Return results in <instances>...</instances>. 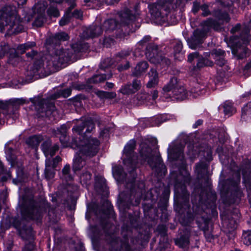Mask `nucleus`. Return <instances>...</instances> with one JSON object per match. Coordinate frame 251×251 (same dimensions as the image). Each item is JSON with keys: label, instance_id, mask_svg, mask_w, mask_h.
Here are the masks:
<instances>
[{"label": "nucleus", "instance_id": "39448f33", "mask_svg": "<svg viewBox=\"0 0 251 251\" xmlns=\"http://www.w3.org/2000/svg\"><path fill=\"white\" fill-rule=\"evenodd\" d=\"M163 91L164 93H170L169 95L178 100H182L187 98L189 95L196 98L205 93L204 85L196 84L189 93L175 77L172 78L169 83L163 87Z\"/></svg>", "mask_w": 251, "mask_h": 251}, {"label": "nucleus", "instance_id": "473e14b6", "mask_svg": "<svg viewBox=\"0 0 251 251\" xmlns=\"http://www.w3.org/2000/svg\"><path fill=\"white\" fill-rule=\"evenodd\" d=\"M45 64L43 63L42 61L39 60L36 61L33 66V69L31 73V75H35L39 71L41 70L42 69H45Z\"/></svg>", "mask_w": 251, "mask_h": 251}, {"label": "nucleus", "instance_id": "c03bdc74", "mask_svg": "<svg viewBox=\"0 0 251 251\" xmlns=\"http://www.w3.org/2000/svg\"><path fill=\"white\" fill-rule=\"evenodd\" d=\"M131 84L132 89L133 90L134 93L138 91L141 86V83L140 80L136 79H134Z\"/></svg>", "mask_w": 251, "mask_h": 251}, {"label": "nucleus", "instance_id": "a878e982", "mask_svg": "<svg viewBox=\"0 0 251 251\" xmlns=\"http://www.w3.org/2000/svg\"><path fill=\"white\" fill-rule=\"evenodd\" d=\"M67 130V126L65 125H62L59 129V132L62 134L61 136L60 137V141L64 148L68 147V142L66 135Z\"/></svg>", "mask_w": 251, "mask_h": 251}, {"label": "nucleus", "instance_id": "69168bd1", "mask_svg": "<svg viewBox=\"0 0 251 251\" xmlns=\"http://www.w3.org/2000/svg\"><path fill=\"white\" fill-rule=\"evenodd\" d=\"M150 39V36H145L142 40H141L138 43V46L142 45L144 43H146L149 41Z\"/></svg>", "mask_w": 251, "mask_h": 251}, {"label": "nucleus", "instance_id": "e2e57ef3", "mask_svg": "<svg viewBox=\"0 0 251 251\" xmlns=\"http://www.w3.org/2000/svg\"><path fill=\"white\" fill-rule=\"evenodd\" d=\"M200 7V4L198 2H194L193 3V6L192 8V11L194 13H196L199 10Z\"/></svg>", "mask_w": 251, "mask_h": 251}, {"label": "nucleus", "instance_id": "680f3d73", "mask_svg": "<svg viewBox=\"0 0 251 251\" xmlns=\"http://www.w3.org/2000/svg\"><path fill=\"white\" fill-rule=\"evenodd\" d=\"M129 68V62H126V64L123 66V65H120L118 67V70L121 72L126 70H127Z\"/></svg>", "mask_w": 251, "mask_h": 251}, {"label": "nucleus", "instance_id": "a211bd4d", "mask_svg": "<svg viewBox=\"0 0 251 251\" xmlns=\"http://www.w3.org/2000/svg\"><path fill=\"white\" fill-rule=\"evenodd\" d=\"M224 53L225 52L223 50L219 49L215 50L211 54L215 59L216 64L220 67L224 66L226 63L224 57Z\"/></svg>", "mask_w": 251, "mask_h": 251}, {"label": "nucleus", "instance_id": "b1692460", "mask_svg": "<svg viewBox=\"0 0 251 251\" xmlns=\"http://www.w3.org/2000/svg\"><path fill=\"white\" fill-rule=\"evenodd\" d=\"M54 105L51 103H46L45 105V109L43 110V112H41V111H38L39 113H41V116L43 117L44 116L49 117L50 119H51L50 116V114H54L56 113V111L54 110Z\"/></svg>", "mask_w": 251, "mask_h": 251}, {"label": "nucleus", "instance_id": "20e7f679", "mask_svg": "<svg viewBox=\"0 0 251 251\" xmlns=\"http://www.w3.org/2000/svg\"><path fill=\"white\" fill-rule=\"evenodd\" d=\"M24 29L22 21L15 6L5 5L0 9V31L12 34Z\"/></svg>", "mask_w": 251, "mask_h": 251}, {"label": "nucleus", "instance_id": "393cba45", "mask_svg": "<svg viewBox=\"0 0 251 251\" xmlns=\"http://www.w3.org/2000/svg\"><path fill=\"white\" fill-rule=\"evenodd\" d=\"M54 105L51 103H46L45 105V109L43 110V112H41V111H38L39 113H41V116L43 117L44 116L49 117L50 119H51L50 116V114H54L56 113V111L54 110Z\"/></svg>", "mask_w": 251, "mask_h": 251}, {"label": "nucleus", "instance_id": "f257e3e1", "mask_svg": "<svg viewBox=\"0 0 251 251\" xmlns=\"http://www.w3.org/2000/svg\"><path fill=\"white\" fill-rule=\"evenodd\" d=\"M136 143L134 140H130L125 147L124 150L123 162L124 163L129 167V177L126 178L122 174V167L121 166H116L113 169V175L117 179L118 181H121L122 183H125L127 189H129L131 195L134 197H137L135 203L133 205H137L140 203V199L143 193L144 192V184L143 182L140 183L136 187L134 184V180L136 177V174L134 173V170L136 167V163L138 162L136 161V156L134 153V150L135 147Z\"/></svg>", "mask_w": 251, "mask_h": 251}, {"label": "nucleus", "instance_id": "9d476101", "mask_svg": "<svg viewBox=\"0 0 251 251\" xmlns=\"http://www.w3.org/2000/svg\"><path fill=\"white\" fill-rule=\"evenodd\" d=\"M46 5L44 2H39L35 4L32 9L31 15L27 17V22H29L34 19L33 26H42L46 20L45 10Z\"/></svg>", "mask_w": 251, "mask_h": 251}, {"label": "nucleus", "instance_id": "4d7b16f0", "mask_svg": "<svg viewBox=\"0 0 251 251\" xmlns=\"http://www.w3.org/2000/svg\"><path fill=\"white\" fill-rule=\"evenodd\" d=\"M227 226L231 230H234L237 226L236 222L235 220H231L229 222V224L227 225Z\"/></svg>", "mask_w": 251, "mask_h": 251}, {"label": "nucleus", "instance_id": "052dcab7", "mask_svg": "<svg viewBox=\"0 0 251 251\" xmlns=\"http://www.w3.org/2000/svg\"><path fill=\"white\" fill-rule=\"evenodd\" d=\"M147 97V94L146 93H141L140 94H138L137 96V100L141 101L143 102L144 100L146 99V98Z\"/></svg>", "mask_w": 251, "mask_h": 251}, {"label": "nucleus", "instance_id": "3c124183", "mask_svg": "<svg viewBox=\"0 0 251 251\" xmlns=\"http://www.w3.org/2000/svg\"><path fill=\"white\" fill-rule=\"evenodd\" d=\"M199 56V53L197 52L190 53L188 56V60L190 62H192L195 59L196 61Z\"/></svg>", "mask_w": 251, "mask_h": 251}, {"label": "nucleus", "instance_id": "7c9ffc66", "mask_svg": "<svg viewBox=\"0 0 251 251\" xmlns=\"http://www.w3.org/2000/svg\"><path fill=\"white\" fill-rule=\"evenodd\" d=\"M69 39L68 35L65 32H58L53 37L52 41L55 44H57L61 41H66Z\"/></svg>", "mask_w": 251, "mask_h": 251}, {"label": "nucleus", "instance_id": "aec40b11", "mask_svg": "<svg viewBox=\"0 0 251 251\" xmlns=\"http://www.w3.org/2000/svg\"><path fill=\"white\" fill-rule=\"evenodd\" d=\"M112 76V74H108L107 75H94L91 78L88 79V83L89 84L94 83L96 84L99 82L103 81L106 79L110 78Z\"/></svg>", "mask_w": 251, "mask_h": 251}, {"label": "nucleus", "instance_id": "58836bf2", "mask_svg": "<svg viewBox=\"0 0 251 251\" xmlns=\"http://www.w3.org/2000/svg\"><path fill=\"white\" fill-rule=\"evenodd\" d=\"M167 115H160L155 117L154 120V126H158L162 123L168 120Z\"/></svg>", "mask_w": 251, "mask_h": 251}, {"label": "nucleus", "instance_id": "bb28decb", "mask_svg": "<svg viewBox=\"0 0 251 251\" xmlns=\"http://www.w3.org/2000/svg\"><path fill=\"white\" fill-rule=\"evenodd\" d=\"M224 112L225 115L230 117L236 112L235 108L233 106L232 103L230 101H226L224 103Z\"/></svg>", "mask_w": 251, "mask_h": 251}, {"label": "nucleus", "instance_id": "8fccbe9b", "mask_svg": "<svg viewBox=\"0 0 251 251\" xmlns=\"http://www.w3.org/2000/svg\"><path fill=\"white\" fill-rule=\"evenodd\" d=\"M130 54V52L129 51H123L120 53L116 56V60L119 61L120 59L125 58L127 56H128Z\"/></svg>", "mask_w": 251, "mask_h": 251}, {"label": "nucleus", "instance_id": "c756f323", "mask_svg": "<svg viewBox=\"0 0 251 251\" xmlns=\"http://www.w3.org/2000/svg\"><path fill=\"white\" fill-rule=\"evenodd\" d=\"M196 62L197 67L198 68L203 67L205 66H211L213 65L212 61L207 59H205L203 57L199 56L196 60Z\"/></svg>", "mask_w": 251, "mask_h": 251}, {"label": "nucleus", "instance_id": "6e6552de", "mask_svg": "<svg viewBox=\"0 0 251 251\" xmlns=\"http://www.w3.org/2000/svg\"><path fill=\"white\" fill-rule=\"evenodd\" d=\"M134 10L136 14L134 15L131 14V11L128 9L121 11L119 13L120 24H118L114 19L105 21L103 25V29L105 31L113 30L118 28L121 25L122 26L128 25L132 24L137 19V16L139 15V12H138L139 4L135 6Z\"/></svg>", "mask_w": 251, "mask_h": 251}, {"label": "nucleus", "instance_id": "72a5a7b5", "mask_svg": "<svg viewBox=\"0 0 251 251\" xmlns=\"http://www.w3.org/2000/svg\"><path fill=\"white\" fill-rule=\"evenodd\" d=\"M242 241L246 245L249 246L251 245V230L243 232Z\"/></svg>", "mask_w": 251, "mask_h": 251}, {"label": "nucleus", "instance_id": "9b49d317", "mask_svg": "<svg viewBox=\"0 0 251 251\" xmlns=\"http://www.w3.org/2000/svg\"><path fill=\"white\" fill-rule=\"evenodd\" d=\"M146 55L152 63L159 64L164 67L170 64V60L164 57L161 53L158 52L157 46L154 44L148 45Z\"/></svg>", "mask_w": 251, "mask_h": 251}, {"label": "nucleus", "instance_id": "0e129e2a", "mask_svg": "<svg viewBox=\"0 0 251 251\" xmlns=\"http://www.w3.org/2000/svg\"><path fill=\"white\" fill-rule=\"evenodd\" d=\"M61 159L59 156H56L53 159H52V167H56L58 162L61 161Z\"/></svg>", "mask_w": 251, "mask_h": 251}, {"label": "nucleus", "instance_id": "f8f14e48", "mask_svg": "<svg viewBox=\"0 0 251 251\" xmlns=\"http://www.w3.org/2000/svg\"><path fill=\"white\" fill-rule=\"evenodd\" d=\"M251 39V36L249 33H246L241 36L237 42L233 41L236 45L232 48L233 54L240 59L245 57L248 50L247 46Z\"/></svg>", "mask_w": 251, "mask_h": 251}, {"label": "nucleus", "instance_id": "864d4df0", "mask_svg": "<svg viewBox=\"0 0 251 251\" xmlns=\"http://www.w3.org/2000/svg\"><path fill=\"white\" fill-rule=\"evenodd\" d=\"M8 49L7 45L0 47V58H2L7 52Z\"/></svg>", "mask_w": 251, "mask_h": 251}, {"label": "nucleus", "instance_id": "5fc2aeb1", "mask_svg": "<svg viewBox=\"0 0 251 251\" xmlns=\"http://www.w3.org/2000/svg\"><path fill=\"white\" fill-rule=\"evenodd\" d=\"M201 9L202 11V15L203 16H207L210 14L209 10L208 9V6L206 4H204L201 6Z\"/></svg>", "mask_w": 251, "mask_h": 251}, {"label": "nucleus", "instance_id": "7ed1b4c3", "mask_svg": "<svg viewBox=\"0 0 251 251\" xmlns=\"http://www.w3.org/2000/svg\"><path fill=\"white\" fill-rule=\"evenodd\" d=\"M89 49L87 43H80L72 45L71 50H65L60 48H55L52 53L46 57V68L50 70L60 67L65 63H68L72 57L74 50V53L77 55L79 52H85Z\"/></svg>", "mask_w": 251, "mask_h": 251}, {"label": "nucleus", "instance_id": "412c9836", "mask_svg": "<svg viewBox=\"0 0 251 251\" xmlns=\"http://www.w3.org/2000/svg\"><path fill=\"white\" fill-rule=\"evenodd\" d=\"M150 79L147 84L148 88H151L154 87L158 83V74L154 69H151L148 73Z\"/></svg>", "mask_w": 251, "mask_h": 251}, {"label": "nucleus", "instance_id": "49530a36", "mask_svg": "<svg viewBox=\"0 0 251 251\" xmlns=\"http://www.w3.org/2000/svg\"><path fill=\"white\" fill-rule=\"evenodd\" d=\"M73 9V8H72L71 10V18L73 17L76 19H79L82 17V12L81 10L76 9L72 12V11Z\"/></svg>", "mask_w": 251, "mask_h": 251}, {"label": "nucleus", "instance_id": "c85d7f7f", "mask_svg": "<svg viewBox=\"0 0 251 251\" xmlns=\"http://www.w3.org/2000/svg\"><path fill=\"white\" fill-rule=\"evenodd\" d=\"M242 118L247 121L251 119V101L242 108Z\"/></svg>", "mask_w": 251, "mask_h": 251}, {"label": "nucleus", "instance_id": "f3484780", "mask_svg": "<svg viewBox=\"0 0 251 251\" xmlns=\"http://www.w3.org/2000/svg\"><path fill=\"white\" fill-rule=\"evenodd\" d=\"M103 29L100 26L92 25L87 28L84 32L87 38H94L100 35Z\"/></svg>", "mask_w": 251, "mask_h": 251}, {"label": "nucleus", "instance_id": "f704fd0d", "mask_svg": "<svg viewBox=\"0 0 251 251\" xmlns=\"http://www.w3.org/2000/svg\"><path fill=\"white\" fill-rule=\"evenodd\" d=\"M172 45L174 47L175 53H180L182 48V44L181 41L179 40H175L172 42Z\"/></svg>", "mask_w": 251, "mask_h": 251}, {"label": "nucleus", "instance_id": "37998d69", "mask_svg": "<svg viewBox=\"0 0 251 251\" xmlns=\"http://www.w3.org/2000/svg\"><path fill=\"white\" fill-rule=\"evenodd\" d=\"M91 176V174L89 172H86L81 175L80 179L81 182L87 184L90 180Z\"/></svg>", "mask_w": 251, "mask_h": 251}, {"label": "nucleus", "instance_id": "f03ea898", "mask_svg": "<svg viewBox=\"0 0 251 251\" xmlns=\"http://www.w3.org/2000/svg\"><path fill=\"white\" fill-rule=\"evenodd\" d=\"M218 21L209 18L201 23L202 28L195 30L193 35L187 40L188 44L192 49H196L202 44L206 38L207 34L211 28L220 30L221 25L227 23L230 20L228 14L226 12H219L216 14Z\"/></svg>", "mask_w": 251, "mask_h": 251}, {"label": "nucleus", "instance_id": "cd10ccee", "mask_svg": "<svg viewBox=\"0 0 251 251\" xmlns=\"http://www.w3.org/2000/svg\"><path fill=\"white\" fill-rule=\"evenodd\" d=\"M42 140V138L41 136L34 135L29 137L26 140V143L29 146L35 148L39 146Z\"/></svg>", "mask_w": 251, "mask_h": 251}, {"label": "nucleus", "instance_id": "774afa93", "mask_svg": "<svg viewBox=\"0 0 251 251\" xmlns=\"http://www.w3.org/2000/svg\"><path fill=\"white\" fill-rule=\"evenodd\" d=\"M240 25L237 24L235 26L233 27L231 29V32L232 33H234L235 32L238 31L240 28Z\"/></svg>", "mask_w": 251, "mask_h": 251}, {"label": "nucleus", "instance_id": "1a4fd4ad", "mask_svg": "<svg viewBox=\"0 0 251 251\" xmlns=\"http://www.w3.org/2000/svg\"><path fill=\"white\" fill-rule=\"evenodd\" d=\"M172 0H159L155 3L149 4L150 12L152 18L158 19L166 16L170 9Z\"/></svg>", "mask_w": 251, "mask_h": 251}, {"label": "nucleus", "instance_id": "c9c22d12", "mask_svg": "<svg viewBox=\"0 0 251 251\" xmlns=\"http://www.w3.org/2000/svg\"><path fill=\"white\" fill-rule=\"evenodd\" d=\"M119 92L124 95H129L134 93L131 84L123 86L119 90Z\"/></svg>", "mask_w": 251, "mask_h": 251}, {"label": "nucleus", "instance_id": "2eb2a0df", "mask_svg": "<svg viewBox=\"0 0 251 251\" xmlns=\"http://www.w3.org/2000/svg\"><path fill=\"white\" fill-rule=\"evenodd\" d=\"M86 128L85 134L90 133L95 128L94 124L90 121L84 122L82 119L78 121L77 125L74 126L73 131L78 135H80L84 129Z\"/></svg>", "mask_w": 251, "mask_h": 251}, {"label": "nucleus", "instance_id": "6ab92c4d", "mask_svg": "<svg viewBox=\"0 0 251 251\" xmlns=\"http://www.w3.org/2000/svg\"><path fill=\"white\" fill-rule=\"evenodd\" d=\"M30 101L33 103L37 111L43 112L45 109V105L46 103V100L41 98L40 97H34L30 99Z\"/></svg>", "mask_w": 251, "mask_h": 251}, {"label": "nucleus", "instance_id": "4468645a", "mask_svg": "<svg viewBox=\"0 0 251 251\" xmlns=\"http://www.w3.org/2000/svg\"><path fill=\"white\" fill-rule=\"evenodd\" d=\"M41 147L43 151L47 157L46 168L54 169L55 167H52L53 161L50 157L54 155L55 152L58 150V146L54 145L53 147H51L50 141H47L42 144Z\"/></svg>", "mask_w": 251, "mask_h": 251}, {"label": "nucleus", "instance_id": "ea45409f", "mask_svg": "<svg viewBox=\"0 0 251 251\" xmlns=\"http://www.w3.org/2000/svg\"><path fill=\"white\" fill-rule=\"evenodd\" d=\"M70 170V166L68 165H65L62 169L63 177L67 181L72 179V177L69 175Z\"/></svg>", "mask_w": 251, "mask_h": 251}, {"label": "nucleus", "instance_id": "0eeeda50", "mask_svg": "<svg viewBox=\"0 0 251 251\" xmlns=\"http://www.w3.org/2000/svg\"><path fill=\"white\" fill-rule=\"evenodd\" d=\"M140 163L147 161L148 164L158 173L164 166L162 164V160L157 149H152L146 143H142L140 145Z\"/></svg>", "mask_w": 251, "mask_h": 251}, {"label": "nucleus", "instance_id": "dca6fc26", "mask_svg": "<svg viewBox=\"0 0 251 251\" xmlns=\"http://www.w3.org/2000/svg\"><path fill=\"white\" fill-rule=\"evenodd\" d=\"M69 3V7L65 12L64 16L61 18L59 21L60 25L63 26L66 25L68 23L71 19V10L74 8L75 6V0H67Z\"/></svg>", "mask_w": 251, "mask_h": 251}, {"label": "nucleus", "instance_id": "79ce46f5", "mask_svg": "<svg viewBox=\"0 0 251 251\" xmlns=\"http://www.w3.org/2000/svg\"><path fill=\"white\" fill-rule=\"evenodd\" d=\"M54 169L46 168L45 170V175L47 179H50L54 176Z\"/></svg>", "mask_w": 251, "mask_h": 251}, {"label": "nucleus", "instance_id": "338daca9", "mask_svg": "<svg viewBox=\"0 0 251 251\" xmlns=\"http://www.w3.org/2000/svg\"><path fill=\"white\" fill-rule=\"evenodd\" d=\"M5 153L7 155H9V157L10 158H11V159H13V157H12L13 150L11 148H5Z\"/></svg>", "mask_w": 251, "mask_h": 251}, {"label": "nucleus", "instance_id": "09e8293b", "mask_svg": "<svg viewBox=\"0 0 251 251\" xmlns=\"http://www.w3.org/2000/svg\"><path fill=\"white\" fill-rule=\"evenodd\" d=\"M106 240H107L110 243H117L118 239L114 234H108L106 236Z\"/></svg>", "mask_w": 251, "mask_h": 251}, {"label": "nucleus", "instance_id": "5701e85b", "mask_svg": "<svg viewBox=\"0 0 251 251\" xmlns=\"http://www.w3.org/2000/svg\"><path fill=\"white\" fill-rule=\"evenodd\" d=\"M148 68V63L146 61L139 62L135 67L133 75L135 76H139L145 72Z\"/></svg>", "mask_w": 251, "mask_h": 251}, {"label": "nucleus", "instance_id": "423d86ee", "mask_svg": "<svg viewBox=\"0 0 251 251\" xmlns=\"http://www.w3.org/2000/svg\"><path fill=\"white\" fill-rule=\"evenodd\" d=\"M100 141L96 138L83 136V139L80 143H76V148L78 150V157L74 160L73 169L75 172L80 170L85 164L82 160V155L92 156L95 155L99 149Z\"/></svg>", "mask_w": 251, "mask_h": 251}, {"label": "nucleus", "instance_id": "6e6d98bb", "mask_svg": "<svg viewBox=\"0 0 251 251\" xmlns=\"http://www.w3.org/2000/svg\"><path fill=\"white\" fill-rule=\"evenodd\" d=\"M71 93V88H67L62 91L61 95L65 98L68 97Z\"/></svg>", "mask_w": 251, "mask_h": 251}, {"label": "nucleus", "instance_id": "13d9d810", "mask_svg": "<svg viewBox=\"0 0 251 251\" xmlns=\"http://www.w3.org/2000/svg\"><path fill=\"white\" fill-rule=\"evenodd\" d=\"M220 1L222 5L226 7L230 6L232 4L231 0H220Z\"/></svg>", "mask_w": 251, "mask_h": 251}, {"label": "nucleus", "instance_id": "de8ad7c7", "mask_svg": "<svg viewBox=\"0 0 251 251\" xmlns=\"http://www.w3.org/2000/svg\"><path fill=\"white\" fill-rule=\"evenodd\" d=\"M111 59L108 58L105 59L100 64V69L102 70H105L108 67L110 66L112 64L111 63Z\"/></svg>", "mask_w": 251, "mask_h": 251}, {"label": "nucleus", "instance_id": "a19ab883", "mask_svg": "<svg viewBox=\"0 0 251 251\" xmlns=\"http://www.w3.org/2000/svg\"><path fill=\"white\" fill-rule=\"evenodd\" d=\"M48 14L50 16L57 17L59 16V12L57 8L53 6H50L48 11Z\"/></svg>", "mask_w": 251, "mask_h": 251}, {"label": "nucleus", "instance_id": "4c0bfd02", "mask_svg": "<svg viewBox=\"0 0 251 251\" xmlns=\"http://www.w3.org/2000/svg\"><path fill=\"white\" fill-rule=\"evenodd\" d=\"M99 96L102 99H114L116 97V93L114 92H105V91H100L99 94Z\"/></svg>", "mask_w": 251, "mask_h": 251}, {"label": "nucleus", "instance_id": "a18cd8bd", "mask_svg": "<svg viewBox=\"0 0 251 251\" xmlns=\"http://www.w3.org/2000/svg\"><path fill=\"white\" fill-rule=\"evenodd\" d=\"M131 84L132 89L133 90L134 93L138 91L141 86V83L140 80L136 79H134Z\"/></svg>", "mask_w": 251, "mask_h": 251}, {"label": "nucleus", "instance_id": "ddd939ff", "mask_svg": "<svg viewBox=\"0 0 251 251\" xmlns=\"http://www.w3.org/2000/svg\"><path fill=\"white\" fill-rule=\"evenodd\" d=\"M183 149L184 146L181 144L176 145L172 149L171 148V146H170L168 149V155L174 159H179L182 161V164L183 165ZM183 173L184 175L183 181V184H185L186 183H188L189 181V174L188 171L186 170L185 168L183 166L181 173L182 174Z\"/></svg>", "mask_w": 251, "mask_h": 251}, {"label": "nucleus", "instance_id": "e433bc0d", "mask_svg": "<svg viewBox=\"0 0 251 251\" xmlns=\"http://www.w3.org/2000/svg\"><path fill=\"white\" fill-rule=\"evenodd\" d=\"M176 244L181 248H184L188 245L189 241L188 237H181L176 241Z\"/></svg>", "mask_w": 251, "mask_h": 251}, {"label": "nucleus", "instance_id": "bf43d9fd", "mask_svg": "<svg viewBox=\"0 0 251 251\" xmlns=\"http://www.w3.org/2000/svg\"><path fill=\"white\" fill-rule=\"evenodd\" d=\"M205 153L206 154V156H205V159L207 161H210L212 160V151L210 149H207L206 150V151L204 152V155L205 154Z\"/></svg>", "mask_w": 251, "mask_h": 251}, {"label": "nucleus", "instance_id": "4be33fe9", "mask_svg": "<svg viewBox=\"0 0 251 251\" xmlns=\"http://www.w3.org/2000/svg\"><path fill=\"white\" fill-rule=\"evenodd\" d=\"M208 164L205 162H201L196 166L195 171L199 177H204L207 174Z\"/></svg>", "mask_w": 251, "mask_h": 251}, {"label": "nucleus", "instance_id": "603ef678", "mask_svg": "<svg viewBox=\"0 0 251 251\" xmlns=\"http://www.w3.org/2000/svg\"><path fill=\"white\" fill-rule=\"evenodd\" d=\"M26 57L30 59H32L34 58L36 59V56H37V52L36 51L34 50H32L30 52H27L26 53Z\"/></svg>", "mask_w": 251, "mask_h": 251}, {"label": "nucleus", "instance_id": "2f4dec72", "mask_svg": "<svg viewBox=\"0 0 251 251\" xmlns=\"http://www.w3.org/2000/svg\"><path fill=\"white\" fill-rule=\"evenodd\" d=\"M35 43L34 42H29L24 44L19 45L17 49L19 51H20L21 53H24L26 50L29 49L34 47L35 46Z\"/></svg>", "mask_w": 251, "mask_h": 251}]
</instances>
